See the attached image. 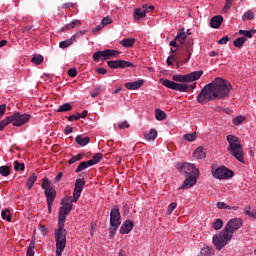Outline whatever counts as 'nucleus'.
<instances>
[{"label": "nucleus", "instance_id": "8fccbe9b", "mask_svg": "<svg viewBox=\"0 0 256 256\" xmlns=\"http://www.w3.org/2000/svg\"><path fill=\"white\" fill-rule=\"evenodd\" d=\"M87 33V30H79V32H76V34H73L72 37H74V42L77 41V39Z\"/></svg>", "mask_w": 256, "mask_h": 256}, {"label": "nucleus", "instance_id": "5fc2aeb1", "mask_svg": "<svg viewBox=\"0 0 256 256\" xmlns=\"http://www.w3.org/2000/svg\"><path fill=\"white\" fill-rule=\"evenodd\" d=\"M227 42H229V36H223V38H220V40L217 41V43L220 45H225Z\"/></svg>", "mask_w": 256, "mask_h": 256}, {"label": "nucleus", "instance_id": "c85d7f7f", "mask_svg": "<svg viewBox=\"0 0 256 256\" xmlns=\"http://www.w3.org/2000/svg\"><path fill=\"white\" fill-rule=\"evenodd\" d=\"M102 158H103L102 153H96L95 155H93L92 159L88 160L89 161L88 164H91V166H94V165L100 163Z\"/></svg>", "mask_w": 256, "mask_h": 256}, {"label": "nucleus", "instance_id": "37998d69", "mask_svg": "<svg viewBox=\"0 0 256 256\" xmlns=\"http://www.w3.org/2000/svg\"><path fill=\"white\" fill-rule=\"evenodd\" d=\"M1 217L3 220H7L8 222L11 221V216H10V210L5 209L4 211L1 212Z\"/></svg>", "mask_w": 256, "mask_h": 256}, {"label": "nucleus", "instance_id": "864d4df0", "mask_svg": "<svg viewBox=\"0 0 256 256\" xmlns=\"http://www.w3.org/2000/svg\"><path fill=\"white\" fill-rule=\"evenodd\" d=\"M129 127H130V124L127 121L119 123L120 130H125V129H128Z\"/></svg>", "mask_w": 256, "mask_h": 256}, {"label": "nucleus", "instance_id": "58836bf2", "mask_svg": "<svg viewBox=\"0 0 256 256\" xmlns=\"http://www.w3.org/2000/svg\"><path fill=\"white\" fill-rule=\"evenodd\" d=\"M253 19H254V12L252 10H247L242 17L243 21H248Z\"/></svg>", "mask_w": 256, "mask_h": 256}, {"label": "nucleus", "instance_id": "39448f33", "mask_svg": "<svg viewBox=\"0 0 256 256\" xmlns=\"http://www.w3.org/2000/svg\"><path fill=\"white\" fill-rule=\"evenodd\" d=\"M227 141L229 144V146L227 147V151L229 152V154L240 163L245 164L244 152L238 137L234 135H228Z\"/></svg>", "mask_w": 256, "mask_h": 256}, {"label": "nucleus", "instance_id": "0e129e2a", "mask_svg": "<svg viewBox=\"0 0 256 256\" xmlns=\"http://www.w3.org/2000/svg\"><path fill=\"white\" fill-rule=\"evenodd\" d=\"M84 156H85L84 153H79V154L73 156V158L76 160V162H78V161H81Z\"/></svg>", "mask_w": 256, "mask_h": 256}, {"label": "nucleus", "instance_id": "680f3d73", "mask_svg": "<svg viewBox=\"0 0 256 256\" xmlns=\"http://www.w3.org/2000/svg\"><path fill=\"white\" fill-rule=\"evenodd\" d=\"M68 75H69L70 77H75V76H77V69H75V68L69 69V70H68Z\"/></svg>", "mask_w": 256, "mask_h": 256}, {"label": "nucleus", "instance_id": "e433bc0d", "mask_svg": "<svg viewBox=\"0 0 256 256\" xmlns=\"http://www.w3.org/2000/svg\"><path fill=\"white\" fill-rule=\"evenodd\" d=\"M217 208L218 209H228V210H238V207L234 206V207H230L229 205H227L226 203L223 202H218L217 203Z\"/></svg>", "mask_w": 256, "mask_h": 256}, {"label": "nucleus", "instance_id": "5701e85b", "mask_svg": "<svg viewBox=\"0 0 256 256\" xmlns=\"http://www.w3.org/2000/svg\"><path fill=\"white\" fill-rule=\"evenodd\" d=\"M37 179H38V176H37L36 173H32V174L28 177V179H27V181H26V187H27L28 190H31V189L33 188V186H34V184L36 183Z\"/></svg>", "mask_w": 256, "mask_h": 256}, {"label": "nucleus", "instance_id": "052dcab7", "mask_svg": "<svg viewBox=\"0 0 256 256\" xmlns=\"http://www.w3.org/2000/svg\"><path fill=\"white\" fill-rule=\"evenodd\" d=\"M103 27H104L103 24L100 23L95 28H93L92 32L93 33H98V32H100L103 29Z\"/></svg>", "mask_w": 256, "mask_h": 256}, {"label": "nucleus", "instance_id": "0eeeda50", "mask_svg": "<svg viewBox=\"0 0 256 256\" xmlns=\"http://www.w3.org/2000/svg\"><path fill=\"white\" fill-rule=\"evenodd\" d=\"M231 238L232 236L227 233V230L223 229L219 234L213 236L212 242L216 249L221 250L223 247H225V245L229 243Z\"/></svg>", "mask_w": 256, "mask_h": 256}, {"label": "nucleus", "instance_id": "a211bd4d", "mask_svg": "<svg viewBox=\"0 0 256 256\" xmlns=\"http://www.w3.org/2000/svg\"><path fill=\"white\" fill-rule=\"evenodd\" d=\"M145 81L143 79H140L135 82H128L125 84V87L129 90H137L141 88L144 85Z\"/></svg>", "mask_w": 256, "mask_h": 256}, {"label": "nucleus", "instance_id": "f704fd0d", "mask_svg": "<svg viewBox=\"0 0 256 256\" xmlns=\"http://www.w3.org/2000/svg\"><path fill=\"white\" fill-rule=\"evenodd\" d=\"M240 35H244V37L251 39L254 34H256V30H239Z\"/></svg>", "mask_w": 256, "mask_h": 256}, {"label": "nucleus", "instance_id": "2f4dec72", "mask_svg": "<svg viewBox=\"0 0 256 256\" xmlns=\"http://www.w3.org/2000/svg\"><path fill=\"white\" fill-rule=\"evenodd\" d=\"M92 165L89 164V160L88 161H82L80 162V164L78 165V167L76 168L75 172L76 173H80L84 170H86L87 168L91 167Z\"/></svg>", "mask_w": 256, "mask_h": 256}, {"label": "nucleus", "instance_id": "e2e57ef3", "mask_svg": "<svg viewBox=\"0 0 256 256\" xmlns=\"http://www.w3.org/2000/svg\"><path fill=\"white\" fill-rule=\"evenodd\" d=\"M71 133H73V127L67 125L66 128H65V130H64V134H65V135H69V134H71Z\"/></svg>", "mask_w": 256, "mask_h": 256}, {"label": "nucleus", "instance_id": "9b49d317", "mask_svg": "<svg viewBox=\"0 0 256 256\" xmlns=\"http://www.w3.org/2000/svg\"><path fill=\"white\" fill-rule=\"evenodd\" d=\"M243 225V221L240 218H234L228 221L225 228L223 229L226 233L232 237L233 233L237 231Z\"/></svg>", "mask_w": 256, "mask_h": 256}, {"label": "nucleus", "instance_id": "bb28decb", "mask_svg": "<svg viewBox=\"0 0 256 256\" xmlns=\"http://www.w3.org/2000/svg\"><path fill=\"white\" fill-rule=\"evenodd\" d=\"M193 155L196 159H205L206 158L205 149L203 147H198L197 149H195Z\"/></svg>", "mask_w": 256, "mask_h": 256}, {"label": "nucleus", "instance_id": "13d9d810", "mask_svg": "<svg viewBox=\"0 0 256 256\" xmlns=\"http://www.w3.org/2000/svg\"><path fill=\"white\" fill-rule=\"evenodd\" d=\"M177 42H179V41L176 40V38H174V40L169 43V46L174 47V48H177V49H181V46H179V45L177 44Z\"/></svg>", "mask_w": 256, "mask_h": 256}, {"label": "nucleus", "instance_id": "f8f14e48", "mask_svg": "<svg viewBox=\"0 0 256 256\" xmlns=\"http://www.w3.org/2000/svg\"><path fill=\"white\" fill-rule=\"evenodd\" d=\"M110 224H111V227H116V228H119V226L121 225V215H120L119 208L117 206H115L111 210Z\"/></svg>", "mask_w": 256, "mask_h": 256}, {"label": "nucleus", "instance_id": "774afa93", "mask_svg": "<svg viewBox=\"0 0 256 256\" xmlns=\"http://www.w3.org/2000/svg\"><path fill=\"white\" fill-rule=\"evenodd\" d=\"M246 214L251 218H256V210L254 212L246 211Z\"/></svg>", "mask_w": 256, "mask_h": 256}, {"label": "nucleus", "instance_id": "20e7f679", "mask_svg": "<svg viewBox=\"0 0 256 256\" xmlns=\"http://www.w3.org/2000/svg\"><path fill=\"white\" fill-rule=\"evenodd\" d=\"M31 115L20 112H15L12 115L6 117L0 121V131H3L8 125L12 124L13 127H22L31 120Z\"/></svg>", "mask_w": 256, "mask_h": 256}, {"label": "nucleus", "instance_id": "4be33fe9", "mask_svg": "<svg viewBox=\"0 0 256 256\" xmlns=\"http://www.w3.org/2000/svg\"><path fill=\"white\" fill-rule=\"evenodd\" d=\"M146 17V10L142 8H136L134 10V19L135 21H140Z\"/></svg>", "mask_w": 256, "mask_h": 256}, {"label": "nucleus", "instance_id": "412c9836", "mask_svg": "<svg viewBox=\"0 0 256 256\" xmlns=\"http://www.w3.org/2000/svg\"><path fill=\"white\" fill-rule=\"evenodd\" d=\"M75 142L79 146L85 147L89 144L90 138L88 136L84 137L83 135H77L76 138H75Z\"/></svg>", "mask_w": 256, "mask_h": 256}, {"label": "nucleus", "instance_id": "423d86ee", "mask_svg": "<svg viewBox=\"0 0 256 256\" xmlns=\"http://www.w3.org/2000/svg\"><path fill=\"white\" fill-rule=\"evenodd\" d=\"M160 82L166 88L179 91V92H189L194 90L197 87L196 83H194L193 85H188L185 83H175L174 81H170L168 79H160Z\"/></svg>", "mask_w": 256, "mask_h": 256}, {"label": "nucleus", "instance_id": "9d476101", "mask_svg": "<svg viewBox=\"0 0 256 256\" xmlns=\"http://www.w3.org/2000/svg\"><path fill=\"white\" fill-rule=\"evenodd\" d=\"M213 177L219 180H226L229 178H232L234 175V172L227 168L226 166H220L215 169V171L212 172Z\"/></svg>", "mask_w": 256, "mask_h": 256}, {"label": "nucleus", "instance_id": "4d7b16f0", "mask_svg": "<svg viewBox=\"0 0 256 256\" xmlns=\"http://www.w3.org/2000/svg\"><path fill=\"white\" fill-rule=\"evenodd\" d=\"M175 62V56L174 55H170L167 60H166V63L168 66H171L173 65V63Z\"/></svg>", "mask_w": 256, "mask_h": 256}, {"label": "nucleus", "instance_id": "c756f323", "mask_svg": "<svg viewBox=\"0 0 256 256\" xmlns=\"http://www.w3.org/2000/svg\"><path fill=\"white\" fill-rule=\"evenodd\" d=\"M73 43H75V36H71V38H69L68 40L60 42L59 47L62 49H66L73 45Z\"/></svg>", "mask_w": 256, "mask_h": 256}, {"label": "nucleus", "instance_id": "ea45409f", "mask_svg": "<svg viewBox=\"0 0 256 256\" xmlns=\"http://www.w3.org/2000/svg\"><path fill=\"white\" fill-rule=\"evenodd\" d=\"M197 138L196 133H188L183 136V139L188 142H194Z\"/></svg>", "mask_w": 256, "mask_h": 256}, {"label": "nucleus", "instance_id": "1a4fd4ad", "mask_svg": "<svg viewBox=\"0 0 256 256\" xmlns=\"http://www.w3.org/2000/svg\"><path fill=\"white\" fill-rule=\"evenodd\" d=\"M119 54H120L119 51L110 50V49L104 50V51H98L94 53L93 60L95 62H99L100 60L105 61V60H109L114 57H117Z\"/></svg>", "mask_w": 256, "mask_h": 256}, {"label": "nucleus", "instance_id": "6e6552de", "mask_svg": "<svg viewBox=\"0 0 256 256\" xmlns=\"http://www.w3.org/2000/svg\"><path fill=\"white\" fill-rule=\"evenodd\" d=\"M203 74L204 71H194L186 75H173L172 80L181 83H191L196 80H199Z\"/></svg>", "mask_w": 256, "mask_h": 256}, {"label": "nucleus", "instance_id": "473e14b6", "mask_svg": "<svg viewBox=\"0 0 256 256\" xmlns=\"http://www.w3.org/2000/svg\"><path fill=\"white\" fill-rule=\"evenodd\" d=\"M166 118H167V114L164 111L160 109L155 110V119L157 121H164L166 120Z\"/></svg>", "mask_w": 256, "mask_h": 256}, {"label": "nucleus", "instance_id": "393cba45", "mask_svg": "<svg viewBox=\"0 0 256 256\" xmlns=\"http://www.w3.org/2000/svg\"><path fill=\"white\" fill-rule=\"evenodd\" d=\"M187 39V34L185 32V28H181V32L175 36V41H178L181 45L185 43Z\"/></svg>", "mask_w": 256, "mask_h": 256}, {"label": "nucleus", "instance_id": "bf43d9fd", "mask_svg": "<svg viewBox=\"0 0 256 256\" xmlns=\"http://www.w3.org/2000/svg\"><path fill=\"white\" fill-rule=\"evenodd\" d=\"M6 108H7L6 104L0 105V118L5 115Z\"/></svg>", "mask_w": 256, "mask_h": 256}, {"label": "nucleus", "instance_id": "6ab92c4d", "mask_svg": "<svg viewBox=\"0 0 256 256\" xmlns=\"http://www.w3.org/2000/svg\"><path fill=\"white\" fill-rule=\"evenodd\" d=\"M81 26V21L78 19L72 20L70 23L66 24L61 28V32H65L67 30L75 29Z\"/></svg>", "mask_w": 256, "mask_h": 256}, {"label": "nucleus", "instance_id": "69168bd1", "mask_svg": "<svg viewBox=\"0 0 256 256\" xmlns=\"http://www.w3.org/2000/svg\"><path fill=\"white\" fill-rule=\"evenodd\" d=\"M100 92H101V89L97 88L95 92L91 93V97L93 98L97 97L100 94Z\"/></svg>", "mask_w": 256, "mask_h": 256}, {"label": "nucleus", "instance_id": "4468645a", "mask_svg": "<svg viewBox=\"0 0 256 256\" xmlns=\"http://www.w3.org/2000/svg\"><path fill=\"white\" fill-rule=\"evenodd\" d=\"M61 204L63 205L59 209V213H61L64 216H67L71 213V210H73V200H71V197H66L62 200Z\"/></svg>", "mask_w": 256, "mask_h": 256}, {"label": "nucleus", "instance_id": "338daca9", "mask_svg": "<svg viewBox=\"0 0 256 256\" xmlns=\"http://www.w3.org/2000/svg\"><path fill=\"white\" fill-rule=\"evenodd\" d=\"M96 72H97L98 74L104 75V74L107 73V70L104 69V68H98V69L96 70Z\"/></svg>", "mask_w": 256, "mask_h": 256}, {"label": "nucleus", "instance_id": "a878e982", "mask_svg": "<svg viewBox=\"0 0 256 256\" xmlns=\"http://www.w3.org/2000/svg\"><path fill=\"white\" fill-rule=\"evenodd\" d=\"M158 136V132L156 129H150V132L144 134V139L146 141H154Z\"/></svg>", "mask_w": 256, "mask_h": 256}, {"label": "nucleus", "instance_id": "49530a36", "mask_svg": "<svg viewBox=\"0 0 256 256\" xmlns=\"http://www.w3.org/2000/svg\"><path fill=\"white\" fill-rule=\"evenodd\" d=\"M177 206H178L177 203H175V202L171 203V204L168 206L166 213H167L168 215H171V214L173 213V211L177 208Z\"/></svg>", "mask_w": 256, "mask_h": 256}, {"label": "nucleus", "instance_id": "a18cd8bd", "mask_svg": "<svg viewBox=\"0 0 256 256\" xmlns=\"http://www.w3.org/2000/svg\"><path fill=\"white\" fill-rule=\"evenodd\" d=\"M213 228H214L215 230H219V229L223 228V220L217 219V220L213 223Z\"/></svg>", "mask_w": 256, "mask_h": 256}, {"label": "nucleus", "instance_id": "2eb2a0df", "mask_svg": "<svg viewBox=\"0 0 256 256\" xmlns=\"http://www.w3.org/2000/svg\"><path fill=\"white\" fill-rule=\"evenodd\" d=\"M180 49H184L186 51L188 55L187 61H189L194 51V38H187L186 42L180 46Z\"/></svg>", "mask_w": 256, "mask_h": 256}, {"label": "nucleus", "instance_id": "dca6fc26", "mask_svg": "<svg viewBox=\"0 0 256 256\" xmlns=\"http://www.w3.org/2000/svg\"><path fill=\"white\" fill-rule=\"evenodd\" d=\"M44 195L46 197V202L51 204L55 202V199L57 197V190L55 188L50 190H44Z\"/></svg>", "mask_w": 256, "mask_h": 256}, {"label": "nucleus", "instance_id": "7c9ffc66", "mask_svg": "<svg viewBox=\"0 0 256 256\" xmlns=\"http://www.w3.org/2000/svg\"><path fill=\"white\" fill-rule=\"evenodd\" d=\"M67 111H73V106L70 103H65L56 110L57 113H67Z\"/></svg>", "mask_w": 256, "mask_h": 256}, {"label": "nucleus", "instance_id": "c03bdc74", "mask_svg": "<svg viewBox=\"0 0 256 256\" xmlns=\"http://www.w3.org/2000/svg\"><path fill=\"white\" fill-rule=\"evenodd\" d=\"M244 120H245L244 116H237V117L234 118L233 124L235 126H239V125H241L244 122Z\"/></svg>", "mask_w": 256, "mask_h": 256}, {"label": "nucleus", "instance_id": "a19ab883", "mask_svg": "<svg viewBox=\"0 0 256 256\" xmlns=\"http://www.w3.org/2000/svg\"><path fill=\"white\" fill-rule=\"evenodd\" d=\"M31 61L35 65H40L44 61V57L42 55H36L31 59Z\"/></svg>", "mask_w": 256, "mask_h": 256}, {"label": "nucleus", "instance_id": "ddd939ff", "mask_svg": "<svg viewBox=\"0 0 256 256\" xmlns=\"http://www.w3.org/2000/svg\"><path fill=\"white\" fill-rule=\"evenodd\" d=\"M85 183H86L85 180H83V179L81 180L80 178H78L75 181V187H74L72 202L77 203V201L80 198V195L83 191Z\"/></svg>", "mask_w": 256, "mask_h": 256}, {"label": "nucleus", "instance_id": "72a5a7b5", "mask_svg": "<svg viewBox=\"0 0 256 256\" xmlns=\"http://www.w3.org/2000/svg\"><path fill=\"white\" fill-rule=\"evenodd\" d=\"M246 41H247V38H245V36H240L239 38H236L233 44L237 48H242Z\"/></svg>", "mask_w": 256, "mask_h": 256}, {"label": "nucleus", "instance_id": "de8ad7c7", "mask_svg": "<svg viewBox=\"0 0 256 256\" xmlns=\"http://www.w3.org/2000/svg\"><path fill=\"white\" fill-rule=\"evenodd\" d=\"M142 9H144V11H146V14H147V13L153 12L155 10V6L144 4L142 5Z\"/></svg>", "mask_w": 256, "mask_h": 256}, {"label": "nucleus", "instance_id": "c9c22d12", "mask_svg": "<svg viewBox=\"0 0 256 256\" xmlns=\"http://www.w3.org/2000/svg\"><path fill=\"white\" fill-rule=\"evenodd\" d=\"M0 175L3 177H8L10 175V167L7 165L0 166Z\"/></svg>", "mask_w": 256, "mask_h": 256}, {"label": "nucleus", "instance_id": "f257e3e1", "mask_svg": "<svg viewBox=\"0 0 256 256\" xmlns=\"http://www.w3.org/2000/svg\"><path fill=\"white\" fill-rule=\"evenodd\" d=\"M232 89L233 87L229 81L217 77L212 83L202 88L196 99L200 105H207L210 101L229 97Z\"/></svg>", "mask_w": 256, "mask_h": 256}, {"label": "nucleus", "instance_id": "f3484780", "mask_svg": "<svg viewBox=\"0 0 256 256\" xmlns=\"http://www.w3.org/2000/svg\"><path fill=\"white\" fill-rule=\"evenodd\" d=\"M223 23V17L222 15H216L213 16L210 19V27L214 28V29H219V27H221V24Z\"/></svg>", "mask_w": 256, "mask_h": 256}, {"label": "nucleus", "instance_id": "79ce46f5", "mask_svg": "<svg viewBox=\"0 0 256 256\" xmlns=\"http://www.w3.org/2000/svg\"><path fill=\"white\" fill-rule=\"evenodd\" d=\"M14 170L15 171H24L25 170V164L20 163L19 161H14Z\"/></svg>", "mask_w": 256, "mask_h": 256}, {"label": "nucleus", "instance_id": "7ed1b4c3", "mask_svg": "<svg viewBox=\"0 0 256 256\" xmlns=\"http://www.w3.org/2000/svg\"><path fill=\"white\" fill-rule=\"evenodd\" d=\"M180 171L188 176L181 184L179 190L191 189L194 187L200 176L199 168H196L194 163L184 162L181 164Z\"/></svg>", "mask_w": 256, "mask_h": 256}, {"label": "nucleus", "instance_id": "6e6d98bb", "mask_svg": "<svg viewBox=\"0 0 256 256\" xmlns=\"http://www.w3.org/2000/svg\"><path fill=\"white\" fill-rule=\"evenodd\" d=\"M26 256H35L34 247L29 246V247L27 248Z\"/></svg>", "mask_w": 256, "mask_h": 256}, {"label": "nucleus", "instance_id": "cd10ccee", "mask_svg": "<svg viewBox=\"0 0 256 256\" xmlns=\"http://www.w3.org/2000/svg\"><path fill=\"white\" fill-rule=\"evenodd\" d=\"M135 42V38H124V40H122L120 44L125 48H132Z\"/></svg>", "mask_w": 256, "mask_h": 256}, {"label": "nucleus", "instance_id": "603ef678", "mask_svg": "<svg viewBox=\"0 0 256 256\" xmlns=\"http://www.w3.org/2000/svg\"><path fill=\"white\" fill-rule=\"evenodd\" d=\"M78 120H80V113H77L76 115L68 116V121L69 122L78 121Z\"/></svg>", "mask_w": 256, "mask_h": 256}, {"label": "nucleus", "instance_id": "09e8293b", "mask_svg": "<svg viewBox=\"0 0 256 256\" xmlns=\"http://www.w3.org/2000/svg\"><path fill=\"white\" fill-rule=\"evenodd\" d=\"M107 64H108V66H109L111 69H118V68H119V60H116V61H108Z\"/></svg>", "mask_w": 256, "mask_h": 256}, {"label": "nucleus", "instance_id": "3c124183", "mask_svg": "<svg viewBox=\"0 0 256 256\" xmlns=\"http://www.w3.org/2000/svg\"><path fill=\"white\" fill-rule=\"evenodd\" d=\"M101 23L103 24V27H105L112 23V19L109 16H106L102 19Z\"/></svg>", "mask_w": 256, "mask_h": 256}, {"label": "nucleus", "instance_id": "4c0bfd02", "mask_svg": "<svg viewBox=\"0 0 256 256\" xmlns=\"http://www.w3.org/2000/svg\"><path fill=\"white\" fill-rule=\"evenodd\" d=\"M128 67L134 68L135 65L127 61L119 60L118 68L124 69Z\"/></svg>", "mask_w": 256, "mask_h": 256}, {"label": "nucleus", "instance_id": "aec40b11", "mask_svg": "<svg viewBox=\"0 0 256 256\" xmlns=\"http://www.w3.org/2000/svg\"><path fill=\"white\" fill-rule=\"evenodd\" d=\"M134 227V223L131 220H127L120 228L121 234H128Z\"/></svg>", "mask_w": 256, "mask_h": 256}, {"label": "nucleus", "instance_id": "f03ea898", "mask_svg": "<svg viewBox=\"0 0 256 256\" xmlns=\"http://www.w3.org/2000/svg\"><path fill=\"white\" fill-rule=\"evenodd\" d=\"M67 216L58 214V228L54 232L56 242V256H62L63 251L67 247V230H65V220Z\"/></svg>", "mask_w": 256, "mask_h": 256}, {"label": "nucleus", "instance_id": "b1692460", "mask_svg": "<svg viewBox=\"0 0 256 256\" xmlns=\"http://www.w3.org/2000/svg\"><path fill=\"white\" fill-rule=\"evenodd\" d=\"M41 188L44 191H50V189H55L52 182H50L48 177H44L42 180Z\"/></svg>", "mask_w": 256, "mask_h": 256}]
</instances>
